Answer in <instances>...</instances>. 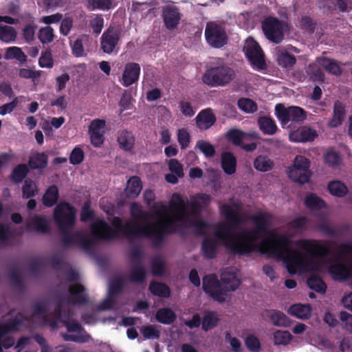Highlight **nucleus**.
Returning <instances> with one entry per match:
<instances>
[{"instance_id": "nucleus-58", "label": "nucleus", "mask_w": 352, "mask_h": 352, "mask_svg": "<svg viewBox=\"0 0 352 352\" xmlns=\"http://www.w3.org/2000/svg\"><path fill=\"white\" fill-rule=\"evenodd\" d=\"M23 316L19 313L14 318L7 320L3 324L6 327L8 333L16 332L19 328L23 324L22 318Z\"/></svg>"}, {"instance_id": "nucleus-7", "label": "nucleus", "mask_w": 352, "mask_h": 352, "mask_svg": "<svg viewBox=\"0 0 352 352\" xmlns=\"http://www.w3.org/2000/svg\"><path fill=\"white\" fill-rule=\"evenodd\" d=\"M287 28L286 22L274 16H268L262 22V30L265 38L275 44H279L284 40Z\"/></svg>"}, {"instance_id": "nucleus-27", "label": "nucleus", "mask_w": 352, "mask_h": 352, "mask_svg": "<svg viewBox=\"0 0 352 352\" xmlns=\"http://www.w3.org/2000/svg\"><path fill=\"white\" fill-rule=\"evenodd\" d=\"M221 280L225 285L223 289L226 291H235L241 284L236 274L232 272H224L221 274Z\"/></svg>"}, {"instance_id": "nucleus-47", "label": "nucleus", "mask_w": 352, "mask_h": 352, "mask_svg": "<svg viewBox=\"0 0 352 352\" xmlns=\"http://www.w3.org/2000/svg\"><path fill=\"white\" fill-rule=\"evenodd\" d=\"M9 278L13 287L21 289L23 288V282L18 267L14 265L10 267L9 270Z\"/></svg>"}, {"instance_id": "nucleus-15", "label": "nucleus", "mask_w": 352, "mask_h": 352, "mask_svg": "<svg viewBox=\"0 0 352 352\" xmlns=\"http://www.w3.org/2000/svg\"><path fill=\"white\" fill-rule=\"evenodd\" d=\"M182 14L179 9L173 6H166L162 9V19L166 29L173 30L179 23Z\"/></svg>"}, {"instance_id": "nucleus-61", "label": "nucleus", "mask_w": 352, "mask_h": 352, "mask_svg": "<svg viewBox=\"0 0 352 352\" xmlns=\"http://www.w3.org/2000/svg\"><path fill=\"white\" fill-rule=\"evenodd\" d=\"M177 217L178 216L176 217L175 219L168 218L166 221L159 223L158 226L167 235L174 234L177 231V226L175 223Z\"/></svg>"}, {"instance_id": "nucleus-1", "label": "nucleus", "mask_w": 352, "mask_h": 352, "mask_svg": "<svg viewBox=\"0 0 352 352\" xmlns=\"http://www.w3.org/2000/svg\"><path fill=\"white\" fill-rule=\"evenodd\" d=\"M227 224L217 227L215 236L221 240L226 248L234 255H248L255 250L256 243L262 235L270 233V215L264 212H258L251 216L254 225L253 229H244L242 232L232 235L243 223L242 214L229 204H223L220 208Z\"/></svg>"}, {"instance_id": "nucleus-18", "label": "nucleus", "mask_w": 352, "mask_h": 352, "mask_svg": "<svg viewBox=\"0 0 352 352\" xmlns=\"http://www.w3.org/2000/svg\"><path fill=\"white\" fill-rule=\"evenodd\" d=\"M196 125L201 131L209 129L216 122L217 118L212 109L201 110L196 116Z\"/></svg>"}, {"instance_id": "nucleus-60", "label": "nucleus", "mask_w": 352, "mask_h": 352, "mask_svg": "<svg viewBox=\"0 0 352 352\" xmlns=\"http://www.w3.org/2000/svg\"><path fill=\"white\" fill-rule=\"evenodd\" d=\"M196 148H198L206 157H212L215 154L214 146L207 141H198L196 144Z\"/></svg>"}, {"instance_id": "nucleus-56", "label": "nucleus", "mask_w": 352, "mask_h": 352, "mask_svg": "<svg viewBox=\"0 0 352 352\" xmlns=\"http://www.w3.org/2000/svg\"><path fill=\"white\" fill-rule=\"evenodd\" d=\"M95 218L94 211L91 208V201L87 200L84 202L80 214V219L82 222L86 223L93 221Z\"/></svg>"}, {"instance_id": "nucleus-39", "label": "nucleus", "mask_w": 352, "mask_h": 352, "mask_svg": "<svg viewBox=\"0 0 352 352\" xmlns=\"http://www.w3.org/2000/svg\"><path fill=\"white\" fill-rule=\"evenodd\" d=\"M17 32L15 28L6 25H0V41L11 43L16 40Z\"/></svg>"}, {"instance_id": "nucleus-42", "label": "nucleus", "mask_w": 352, "mask_h": 352, "mask_svg": "<svg viewBox=\"0 0 352 352\" xmlns=\"http://www.w3.org/2000/svg\"><path fill=\"white\" fill-rule=\"evenodd\" d=\"M305 204L310 210H317L326 207L325 202L315 194L307 195L305 199Z\"/></svg>"}, {"instance_id": "nucleus-31", "label": "nucleus", "mask_w": 352, "mask_h": 352, "mask_svg": "<svg viewBox=\"0 0 352 352\" xmlns=\"http://www.w3.org/2000/svg\"><path fill=\"white\" fill-rule=\"evenodd\" d=\"M289 314L302 319H308L311 314V307L310 305L295 304L289 309Z\"/></svg>"}, {"instance_id": "nucleus-53", "label": "nucleus", "mask_w": 352, "mask_h": 352, "mask_svg": "<svg viewBox=\"0 0 352 352\" xmlns=\"http://www.w3.org/2000/svg\"><path fill=\"white\" fill-rule=\"evenodd\" d=\"M152 273L155 276H162L165 270V261L158 255L152 258L151 262Z\"/></svg>"}, {"instance_id": "nucleus-34", "label": "nucleus", "mask_w": 352, "mask_h": 352, "mask_svg": "<svg viewBox=\"0 0 352 352\" xmlns=\"http://www.w3.org/2000/svg\"><path fill=\"white\" fill-rule=\"evenodd\" d=\"M142 181L140 177L133 176L130 177L126 184V193L128 197H137L142 190Z\"/></svg>"}, {"instance_id": "nucleus-22", "label": "nucleus", "mask_w": 352, "mask_h": 352, "mask_svg": "<svg viewBox=\"0 0 352 352\" xmlns=\"http://www.w3.org/2000/svg\"><path fill=\"white\" fill-rule=\"evenodd\" d=\"M146 275V270L142 263H135L129 272L128 279L132 283L142 284L145 281Z\"/></svg>"}, {"instance_id": "nucleus-9", "label": "nucleus", "mask_w": 352, "mask_h": 352, "mask_svg": "<svg viewBox=\"0 0 352 352\" xmlns=\"http://www.w3.org/2000/svg\"><path fill=\"white\" fill-rule=\"evenodd\" d=\"M203 290L209 294L214 300L223 302L227 295L226 291L221 284L216 274L206 275L203 278Z\"/></svg>"}, {"instance_id": "nucleus-12", "label": "nucleus", "mask_w": 352, "mask_h": 352, "mask_svg": "<svg viewBox=\"0 0 352 352\" xmlns=\"http://www.w3.org/2000/svg\"><path fill=\"white\" fill-rule=\"evenodd\" d=\"M207 42L213 47L220 48L228 41L225 28L216 23L210 22L207 24L205 30Z\"/></svg>"}, {"instance_id": "nucleus-2", "label": "nucleus", "mask_w": 352, "mask_h": 352, "mask_svg": "<svg viewBox=\"0 0 352 352\" xmlns=\"http://www.w3.org/2000/svg\"><path fill=\"white\" fill-rule=\"evenodd\" d=\"M268 252L274 258L283 261L288 272L296 274L307 270H318L320 261L331 254V248L314 239H299L296 245L307 255L291 248L292 240L287 233H270L268 239Z\"/></svg>"}, {"instance_id": "nucleus-24", "label": "nucleus", "mask_w": 352, "mask_h": 352, "mask_svg": "<svg viewBox=\"0 0 352 352\" xmlns=\"http://www.w3.org/2000/svg\"><path fill=\"white\" fill-rule=\"evenodd\" d=\"M346 114L345 106L339 100L334 102L333 117L329 124L331 127H338L342 124Z\"/></svg>"}, {"instance_id": "nucleus-17", "label": "nucleus", "mask_w": 352, "mask_h": 352, "mask_svg": "<svg viewBox=\"0 0 352 352\" xmlns=\"http://www.w3.org/2000/svg\"><path fill=\"white\" fill-rule=\"evenodd\" d=\"M318 136L317 132L309 126H301L289 134V140L294 142H312Z\"/></svg>"}, {"instance_id": "nucleus-52", "label": "nucleus", "mask_w": 352, "mask_h": 352, "mask_svg": "<svg viewBox=\"0 0 352 352\" xmlns=\"http://www.w3.org/2000/svg\"><path fill=\"white\" fill-rule=\"evenodd\" d=\"M38 38L44 45L52 43L54 38V29L49 25L40 28Z\"/></svg>"}, {"instance_id": "nucleus-29", "label": "nucleus", "mask_w": 352, "mask_h": 352, "mask_svg": "<svg viewBox=\"0 0 352 352\" xmlns=\"http://www.w3.org/2000/svg\"><path fill=\"white\" fill-rule=\"evenodd\" d=\"M48 164V157L45 153H36L29 158L28 166L32 170H43Z\"/></svg>"}, {"instance_id": "nucleus-5", "label": "nucleus", "mask_w": 352, "mask_h": 352, "mask_svg": "<svg viewBox=\"0 0 352 352\" xmlns=\"http://www.w3.org/2000/svg\"><path fill=\"white\" fill-rule=\"evenodd\" d=\"M76 209L69 203L60 202L54 209L53 217L60 232L70 231L76 224Z\"/></svg>"}, {"instance_id": "nucleus-40", "label": "nucleus", "mask_w": 352, "mask_h": 352, "mask_svg": "<svg viewBox=\"0 0 352 352\" xmlns=\"http://www.w3.org/2000/svg\"><path fill=\"white\" fill-rule=\"evenodd\" d=\"M329 272L334 279H344L349 274V270L342 262L331 265L329 268Z\"/></svg>"}, {"instance_id": "nucleus-38", "label": "nucleus", "mask_w": 352, "mask_h": 352, "mask_svg": "<svg viewBox=\"0 0 352 352\" xmlns=\"http://www.w3.org/2000/svg\"><path fill=\"white\" fill-rule=\"evenodd\" d=\"M320 65L327 72L336 76H340L342 73L340 67L336 61L328 58H321L318 60Z\"/></svg>"}, {"instance_id": "nucleus-21", "label": "nucleus", "mask_w": 352, "mask_h": 352, "mask_svg": "<svg viewBox=\"0 0 352 352\" xmlns=\"http://www.w3.org/2000/svg\"><path fill=\"white\" fill-rule=\"evenodd\" d=\"M32 226L37 232L46 234L49 233L50 231L48 221L43 215L34 214L32 216L30 222L26 225L28 230L30 229Z\"/></svg>"}, {"instance_id": "nucleus-50", "label": "nucleus", "mask_w": 352, "mask_h": 352, "mask_svg": "<svg viewBox=\"0 0 352 352\" xmlns=\"http://www.w3.org/2000/svg\"><path fill=\"white\" fill-rule=\"evenodd\" d=\"M273 162L268 157L259 155L254 161V167L256 170L261 172H267L272 169Z\"/></svg>"}, {"instance_id": "nucleus-48", "label": "nucleus", "mask_w": 352, "mask_h": 352, "mask_svg": "<svg viewBox=\"0 0 352 352\" xmlns=\"http://www.w3.org/2000/svg\"><path fill=\"white\" fill-rule=\"evenodd\" d=\"M9 278L13 287L21 289L23 288V282L18 267L14 265L10 267L9 270Z\"/></svg>"}, {"instance_id": "nucleus-64", "label": "nucleus", "mask_w": 352, "mask_h": 352, "mask_svg": "<svg viewBox=\"0 0 352 352\" xmlns=\"http://www.w3.org/2000/svg\"><path fill=\"white\" fill-rule=\"evenodd\" d=\"M346 256H352L351 243H343L339 245L336 260L338 261H343Z\"/></svg>"}, {"instance_id": "nucleus-37", "label": "nucleus", "mask_w": 352, "mask_h": 352, "mask_svg": "<svg viewBox=\"0 0 352 352\" xmlns=\"http://www.w3.org/2000/svg\"><path fill=\"white\" fill-rule=\"evenodd\" d=\"M149 291L154 296L160 298H168L170 295V289L167 285L155 281L150 283Z\"/></svg>"}, {"instance_id": "nucleus-30", "label": "nucleus", "mask_w": 352, "mask_h": 352, "mask_svg": "<svg viewBox=\"0 0 352 352\" xmlns=\"http://www.w3.org/2000/svg\"><path fill=\"white\" fill-rule=\"evenodd\" d=\"M59 198L58 188L56 185L49 186L42 197L43 204L45 207H52L54 206Z\"/></svg>"}, {"instance_id": "nucleus-41", "label": "nucleus", "mask_w": 352, "mask_h": 352, "mask_svg": "<svg viewBox=\"0 0 352 352\" xmlns=\"http://www.w3.org/2000/svg\"><path fill=\"white\" fill-rule=\"evenodd\" d=\"M308 287L318 293L324 294L327 290V285L318 276L312 275L307 280Z\"/></svg>"}, {"instance_id": "nucleus-6", "label": "nucleus", "mask_w": 352, "mask_h": 352, "mask_svg": "<svg viewBox=\"0 0 352 352\" xmlns=\"http://www.w3.org/2000/svg\"><path fill=\"white\" fill-rule=\"evenodd\" d=\"M275 115L283 127H290L292 124L301 123L307 118V111L297 106L286 107L278 103L275 106Z\"/></svg>"}, {"instance_id": "nucleus-13", "label": "nucleus", "mask_w": 352, "mask_h": 352, "mask_svg": "<svg viewBox=\"0 0 352 352\" xmlns=\"http://www.w3.org/2000/svg\"><path fill=\"white\" fill-rule=\"evenodd\" d=\"M245 54L251 64L258 70L265 69L267 67L263 52L257 42L254 40L248 41L243 48Z\"/></svg>"}, {"instance_id": "nucleus-11", "label": "nucleus", "mask_w": 352, "mask_h": 352, "mask_svg": "<svg viewBox=\"0 0 352 352\" xmlns=\"http://www.w3.org/2000/svg\"><path fill=\"white\" fill-rule=\"evenodd\" d=\"M63 300L58 299L54 310L56 319L67 327L69 332H78L82 330V327L76 320H71L73 316L72 311L68 308L65 309L63 305Z\"/></svg>"}, {"instance_id": "nucleus-8", "label": "nucleus", "mask_w": 352, "mask_h": 352, "mask_svg": "<svg viewBox=\"0 0 352 352\" xmlns=\"http://www.w3.org/2000/svg\"><path fill=\"white\" fill-rule=\"evenodd\" d=\"M61 245L63 248L78 247L87 252L91 251L94 248L93 241L86 234L80 231L71 233L70 231L60 232Z\"/></svg>"}, {"instance_id": "nucleus-51", "label": "nucleus", "mask_w": 352, "mask_h": 352, "mask_svg": "<svg viewBox=\"0 0 352 352\" xmlns=\"http://www.w3.org/2000/svg\"><path fill=\"white\" fill-rule=\"evenodd\" d=\"M273 339L276 345H287L291 342L292 336L288 331L276 330L274 333Z\"/></svg>"}, {"instance_id": "nucleus-35", "label": "nucleus", "mask_w": 352, "mask_h": 352, "mask_svg": "<svg viewBox=\"0 0 352 352\" xmlns=\"http://www.w3.org/2000/svg\"><path fill=\"white\" fill-rule=\"evenodd\" d=\"M219 321L217 312L214 311H206L202 319V329L208 331L217 326Z\"/></svg>"}, {"instance_id": "nucleus-46", "label": "nucleus", "mask_w": 352, "mask_h": 352, "mask_svg": "<svg viewBox=\"0 0 352 352\" xmlns=\"http://www.w3.org/2000/svg\"><path fill=\"white\" fill-rule=\"evenodd\" d=\"M38 192V188L31 179L25 180L22 186V197L23 199H30Z\"/></svg>"}, {"instance_id": "nucleus-23", "label": "nucleus", "mask_w": 352, "mask_h": 352, "mask_svg": "<svg viewBox=\"0 0 352 352\" xmlns=\"http://www.w3.org/2000/svg\"><path fill=\"white\" fill-rule=\"evenodd\" d=\"M219 243L217 241L205 238L201 243V252L204 258L213 259L217 256Z\"/></svg>"}, {"instance_id": "nucleus-4", "label": "nucleus", "mask_w": 352, "mask_h": 352, "mask_svg": "<svg viewBox=\"0 0 352 352\" xmlns=\"http://www.w3.org/2000/svg\"><path fill=\"white\" fill-rule=\"evenodd\" d=\"M236 77L234 69L221 58H216L206 67L202 76L203 82L210 87H225Z\"/></svg>"}, {"instance_id": "nucleus-49", "label": "nucleus", "mask_w": 352, "mask_h": 352, "mask_svg": "<svg viewBox=\"0 0 352 352\" xmlns=\"http://www.w3.org/2000/svg\"><path fill=\"white\" fill-rule=\"evenodd\" d=\"M9 278L13 287L21 289L23 288V282L18 267L14 265L10 267L9 270Z\"/></svg>"}, {"instance_id": "nucleus-43", "label": "nucleus", "mask_w": 352, "mask_h": 352, "mask_svg": "<svg viewBox=\"0 0 352 352\" xmlns=\"http://www.w3.org/2000/svg\"><path fill=\"white\" fill-rule=\"evenodd\" d=\"M28 172L29 168L26 164H19L13 169L11 174V179L14 183H21L26 177Z\"/></svg>"}, {"instance_id": "nucleus-45", "label": "nucleus", "mask_w": 352, "mask_h": 352, "mask_svg": "<svg viewBox=\"0 0 352 352\" xmlns=\"http://www.w3.org/2000/svg\"><path fill=\"white\" fill-rule=\"evenodd\" d=\"M277 61L282 67L291 69L296 63V58L293 54L285 52H281L278 55Z\"/></svg>"}, {"instance_id": "nucleus-57", "label": "nucleus", "mask_w": 352, "mask_h": 352, "mask_svg": "<svg viewBox=\"0 0 352 352\" xmlns=\"http://www.w3.org/2000/svg\"><path fill=\"white\" fill-rule=\"evenodd\" d=\"M130 213L134 219L140 221H144L148 217L147 212L143 210L142 206L136 202L131 204Z\"/></svg>"}, {"instance_id": "nucleus-63", "label": "nucleus", "mask_w": 352, "mask_h": 352, "mask_svg": "<svg viewBox=\"0 0 352 352\" xmlns=\"http://www.w3.org/2000/svg\"><path fill=\"white\" fill-rule=\"evenodd\" d=\"M124 287V282L121 277H118L111 280L109 287V294L110 296H116L120 294Z\"/></svg>"}, {"instance_id": "nucleus-25", "label": "nucleus", "mask_w": 352, "mask_h": 352, "mask_svg": "<svg viewBox=\"0 0 352 352\" xmlns=\"http://www.w3.org/2000/svg\"><path fill=\"white\" fill-rule=\"evenodd\" d=\"M221 168L227 175H232L236 169V158L230 152H224L221 155Z\"/></svg>"}, {"instance_id": "nucleus-33", "label": "nucleus", "mask_w": 352, "mask_h": 352, "mask_svg": "<svg viewBox=\"0 0 352 352\" xmlns=\"http://www.w3.org/2000/svg\"><path fill=\"white\" fill-rule=\"evenodd\" d=\"M156 320L164 324H170L177 318L175 313L168 307L159 309L155 314Z\"/></svg>"}, {"instance_id": "nucleus-62", "label": "nucleus", "mask_w": 352, "mask_h": 352, "mask_svg": "<svg viewBox=\"0 0 352 352\" xmlns=\"http://www.w3.org/2000/svg\"><path fill=\"white\" fill-rule=\"evenodd\" d=\"M38 65L42 68H52L54 65V60L50 50H46L41 53L38 59Z\"/></svg>"}, {"instance_id": "nucleus-32", "label": "nucleus", "mask_w": 352, "mask_h": 352, "mask_svg": "<svg viewBox=\"0 0 352 352\" xmlns=\"http://www.w3.org/2000/svg\"><path fill=\"white\" fill-rule=\"evenodd\" d=\"M258 124L260 130L266 135H274L278 129L274 120L270 117H260L258 120Z\"/></svg>"}, {"instance_id": "nucleus-10", "label": "nucleus", "mask_w": 352, "mask_h": 352, "mask_svg": "<svg viewBox=\"0 0 352 352\" xmlns=\"http://www.w3.org/2000/svg\"><path fill=\"white\" fill-rule=\"evenodd\" d=\"M121 37V30L119 27L110 25L102 33L100 37V48L107 54H111L116 50Z\"/></svg>"}, {"instance_id": "nucleus-14", "label": "nucleus", "mask_w": 352, "mask_h": 352, "mask_svg": "<svg viewBox=\"0 0 352 352\" xmlns=\"http://www.w3.org/2000/svg\"><path fill=\"white\" fill-rule=\"evenodd\" d=\"M141 72L140 65L136 63H128L125 65L124 69L120 79L121 84L128 87L138 81Z\"/></svg>"}, {"instance_id": "nucleus-44", "label": "nucleus", "mask_w": 352, "mask_h": 352, "mask_svg": "<svg viewBox=\"0 0 352 352\" xmlns=\"http://www.w3.org/2000/svg\"><path fill=\"white\" fill-rule=\"evenodd\" d=\"M270 318L274 326L287 327L291 324L290 319L280 311H274Z\"/></svg>"}, {"instance_id": "nucleus-54", "label": "nucleus", "mask_w": 352, "mask_h": 352, "mask_svg": "<svg viewBox=\"0 0 352 352\" xmlns=\"http://www.w3.org/2000/svg\"><path fill=\"white\" fill-rule=\"evenodd\" d=\"M26 58L24 52L19 47H10L7 48L5 54V58L7 60L16 59L20 62H25Z\"/></svg>"}, {"instance_id": "nucleus-20", "label": "nucleus", "mask_w": 352, "mask_h": 352, "mask_svg": "<svg viewBox=\"0 0 352 352\" xmlns=\"http://www.w3.org/2000/svg\"><path fill=\"white\" fill-rule=\"evenodd\" d=\"M170 209L173 212H176L179 216L177 218V221L184 222L186 220L188 212L185 201L179 193L173 195V200L170 203Z\"/></svg>"}, {"instance_id": "nucleus-28", "label": "nucleus", "mask_w": 352, "mask_h": 352, "mask_svg": "<svg viewBox=\"0 0 352 352\" xmlns=\"http://www.w3.org/2000/svg\"><path fill=\"white\" fill-rule=\"evenodd\" d=\"M118 142L121 148L126 151H131L135 144V137L131 132L123 130L118 133Z\"/></svg>"}, {"instance_id": "nucleus-26", "label": "nucleus", "mask_w": 352, "mask_h": 352, "mask_svg": "<svg viewBox=\"0 0 352 352\" xmlns=\"http://www.w3.org/2000/svg\"><path fill=\"white\" fill-rule=\"evenodd\" d=\"M288 177L294 182L305 184L309 182L311 172L307 169L290 167L287 172Z\"/></svg>"}, {"instance_id": "nucleus-36", "label": "nucleus", "mask_w": 352, "mask_h": 352, "mask_svg": "<svg viewBox=\"0 0 352 352\" xmlns=\"http://www.w3.org/2000/svg\"><path fill=\"white\" fill-rule=\"evenodd\" d=\"M327 188L331 195L337 197H344L348 192L346 186L339 180L329 182Z\"/></svg>"}, {"instance_id": "nucleus-16", "label": "nucleus", "mask_w": 352, "mask_h": 352, "mask_svg": "<svg viewBox=\"0 0 352 352\" xmlns=\"http://www.w3.org/2000/svg\"><path fill=\"white\" fill-rule=\"evenodd\" d=\"M69 296L66 300L69 303L73 305H85L88 302V298L85 294V288L79 283L70 285L69 287Z\"/></svg>"}, {"instance_id": "nucleus-55", "label": "nucleus", "mask_w": 352, "mask_h": 352, "mask_svg": "<svg viewBox=\"0 0 352 352\" xmlns=\"http://www.w3.org/2000/svg\"><path fill=\"white\" fill-rule=\"evenodd\" d=\"M239 108L247 113H252L257 111L258 107L255 102L247 98H241L237 102Z\"/></svg>"}, {"instance_id": "nucleus-19", "label": "nucleus", "mask_w": 352, "mask_h": 352, "mask_svg": "<svg viewBox=\"0 0 352 352\" xmlns=\"http://www.w3.org/2000/svg\"><path fill=\"white\" fill-rule=\"evenodd\" d=\"M211 197L209 195L201 193L196 195L189 204L191 210L189 215L198 217L203 208L206 207L210 202Z\"/></svg>"}, {"instance_id": "nucleus-3", "label": "nucleus", "mask_w": 352, "mask_h": 352, "mask_svg": "<svg viewBox=\"0 0 352 352\" xmlns=\"http://www.w3.org/2000/svg\"><path fill=\"white\" fill-rule=\"evenodd\" d=\"M113 228L110 226L103 219L95 220L90 226L92 235L97 239L112 241L119 237V232L126 239L147 238L151 241L154 248H161L166 240L167 234L158 225L148 224L142 226L138 222L133 225L123 223L122 219L119 217H114L111 220Z\"/></svg>"}, {"instance_id": "nucleus-59", "label": "nucleus", "mask_w": 352, "mask_h": 352, "mask_svg": "<svg viewBox=\"0 0 352 352\" xmlns=\"http://www.w3.org/2000/svg\"><path fill=\"white\" fill-rule=\"evenodd\" d=\"M140 332L145 339H158L160 336V331L153 324L143 326Z\"/></svg>"}]
</instances>
